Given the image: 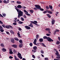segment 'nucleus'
Wrapping results in <instances>:
<instances>
[{"label": "nucleus", "mask_w": 60, "mask_h": 60, "mask_svg": "<svg viewBox=\"0 0 60 60\" xmlns=\"http://www.w3.org/2000/svg\"><path fill=\"white\" fill-rule=\"evenodd\" d=\"M11 42L13 43H14L15 41L14 40V39H12L11 40Z\"/></svg>", "instance_id": "obj_14"}, {"label": "nucleus", "mask_w": 60, "mask_h": 60, "mask_svg": "<svg viewBox=\"0 0 60 60\" xmlns=\"http://www.w3.org/2000/svg\"><path fill=\"white\" fill-rule=\"evenodd\" d=\"M13 52L14 53L16 54H17V51L15 50V49L13 50Z\"/></svg>", "instance_id": "obj_18"}, {"label": "nucleus", "mask_w": 60, "mask_h": 60, "mask_svg": "<svg viewBox=\"0 0 60 60\" xmlns=\"http://www.w3.org/2000/svg\"><path fill=\"white\" fill-rule=\"evenodd\" d=\"M14 39L15 40V41H19V40L18 38H14Z\"/></svg>", "instance_id": "obj_22"}, {"label": "nucleus", "mask_w": 60, "mask_h": 60, "mask_svg": "<svg viewBox=\"0 0 60 60\" xmlns=\"http://www.w3.org/2000/svg\"><path fill=\"white\" fill-rule=\"evenodd\" d=\"M60 44V42L59 41H57L56 42V44L57 45H59Z\"/></svg>", "instance_id": "obj_24"}, {"label": "nucleus", "mask_w": 60, "mask_h": 60, "mask_svg": "<svg viewBox=\"0 0 60 60\" xmlns=\"http://www.w3.org/2000/svg\"><path fill=\"white\" fill-rule=\"evenodd\" d=\"M56 58H57V59H60V56H57L56 57Z\"/></svg>", "instance_id": "obj_41"}, {"label": "nucleus", "mask_w": 60, "mask_h": 60, "mask_svg": "<svg viewBox=\"0 0 60 60\" xmlns=\"http://www.w3.org/2000/svg\"><path fill=\"white\" fill-rule=\"evenodd\" d=\"M13 53L12 51V50L10 49H9V54H13Z\"/></svg>", "instance_id": "obj_11"}, {"label": "nucleus", "mask_w": 60, "mask_h": 60, "mask_svg": "<svg viewBox=\"0 0 60 60\" xmlns=\"http://www.w3.org/2000/svg\"><path fill=\"white\" fill-rule=\"evenodd\" d=\"M26 15H27V16H31V15H30V14L28 13H26Z\"/></svg>", "instance_id": "obj_37"}, {"label": "nucleus", "mask_w": 60, "mask_h": 60, "mask_svg": "<svg viewBox=\"0 0 60 60\" xmlns=\"http://www.w3.org/2000/svg\"><path fill=\"white\" fill-rule=\"evenodd\" d=\"M35 6L36 8H37L38 9H40L41 8V6L39 5H35Z\"/></svg>", "instance_id": "obj_4"}, {"label": "nucleus", "mask_w": 60, "mask_h": 60, "mask_svg": "<svg viewBox=\"0 0 60 60\" xmlns=\"http://www.w3.org/2000/svg\"><path fill=\"white\" fill-rule=\"evenodd\" d=\"M30 22L31 23H32V24H34L35 25L37 26H38L39 25L37 24V22L36 21H34V22L33 21H31Z\"/></svg>", "instance_id": "obj_2"}, {"label": "nucleus", "mask_w": 60, "mask_h": 60, "mask_svg": "<svg viewBox=\"0 0 60 60\" xmlns=\"http://www.w3.org/2000/svg\"><path fill=\"white\" fill-rule=\"evenodd\" d=\"M9 27H10V28H11V29H13V27L11 25H9Z\"/></svg>", "instance_id": "obj_54"}, {"label": "nucleus", "mask_w": 60, "mask_h": 60, "mask_svg": "<svg viewBox=\"0 0 60 60\" xmlns=\"http://www.w3.org/2000/svg\"><path fill=\"white\" fill-rule=\"evenodd\" d=\"M46 15H47V16L48 17V18H51V16L50 15H49V14H47Z\"/></svg>", "instance_id": "obj_28"}, {"label": "nucleus", "mask_w": 60, "mask_h": 60, "mask_svg": "<svg viewBox=\"0 0 60 60\" xmlns=\"http://www.w3.org/2000/svg\"><path fill=\"white\" fill-rule=\"evenodd\" d=\"M23 18H26V16L25 15H23Z\"/></svg>", "instance_id": "obj_50"}, {"label": "nucleus", "mask_w": 60, "mask_h": 60, "mask_svg": "<svg viewBox=\"0 0 60 60\" xmlns=\"http://www.w3.org/2000/svg\"><path fill=\"white\" fill-rule=\"evenodd\" d=\"M18 23L20 24H23V22L21 21H19V22Z\"/></svg>", "instance_id": "obj_27"}, {"label": "nucleus", "mask_w": 60, "mask_h": 60, "mask_svg": "<svg viewBox=\"0 0 60 60\" xmlns=\"http://www.w3.org/2000/svg\"><path fill=\"white\" fill-rule=\"evenodd\" d=\"M15 9L18 12V18H20L21 16H23V13L22 11H21V10H19V9L16 6H15Z\"/></svg>", "instance_id": "obj_1"}, {"label": "nucleus", "mask_w": 60, "mask_h": 60, "mask_svg": "<svg viewBox=\"0 0 60 60\" xmlns=\"http://www.w3.org/2000/svg\"><path fill=\"white\" fill-rule=\"evenodd\" d=\"M47 39H48L47 40V41L50 42L51 41H53V40H52V39H51V38H50L49 37H48V38Z\"/></svg>", "instance_id": "obj_5"}, {"label": "nucleus", "mask_w": 60, "mask_h": 60, "mask_svg": "<svg viewBox=\"0 0 60 60\" xmlns=\"http://www.w3.org/2000/svg\"><path fill=\"white\" fill-rule=\"evenodd\" d=\"M9 58H10L11 59H12L13 58V57L11 56H10L9 57Z\"/></svg>", "instance_id": "obj_57"}, {"label": "nucleus", "mask_w": 60, "mask_h": 60, "mask_svg": "<svg viewBox=\"0 0 60 60\" xmlns=\"http://www.w3.org/2000/svg\"><path fill=\"white\" fill-rule=\"evenodd\" d=\"M32 56L34 58H35V57L34 55H32Z\"/></svg>", "instance_id": "obj_51"}, {"label": "nucleus", "mask_w": 60, "mask_h": 60, "mask_svg": "<svg viewBox=\"0 0 60 60\" xmlns=\"http://www.w3.org/2000/svg\"><path fill=\"white\" fill-rule=\"evenodd\" d=\"M14 57L15 60H19L18 58H17V57H16V56H15Z\"/></svg>", "instance_id": "obj_16"}, {"label": "nucleus", "mask_w": 60, "mask_h": 60, "mask_svg": "<svg viewBox=\"0 0 60 60\" xmlns=\"http://www.w3.org/2000/svg\"><path fill=\"white\" fill-rule=\"evenodd\" d=\"M23 11H24V12H25V13H28V12L26 11V10H24Z\"/></svg>", "instance_id": "obj_39"}, {"label": "nucleus", "mask_w": 60, "mask_h": 60, "mask_svg": "<svg viewBox=\"0 0 60 60\" xmlns=\"http://www.w3.org/2000/svg\"><path fill=\"white\" fill-rule=\"evenodd\" d=\"M19 41L20 43H22L23 42V41H22V40H19Z\"/></svg>", "instance_id": "obj_33"}, {"label": "nucleus", "mask_w": 60, "mask_h": 60, "mask_svg": "<svg viewBox=\"0 0 60 60\" xmlns=\"http://www.w3.org/2000/svg\"><path fill=\"white\" fill-rule=\"evenodd\" d=\"M2 51H3V52H5V51H6V49L4 48L2 49Z\"/></svg>", "instance_id": "obj_19"}, {"label": "nucleus", "mask_w": 60, "mask_h": 60, "mask_svg": "<svg viewBox=\"0 0 60 60\" xmlns=\"http://www.w3.org/2000/svg\"><path fill=\"white\" fill-rule=\"evenodd\" d=\"M13 25H17V23H15V22H14L13 24Z\"/></svg>", "instance_id": "obj_59"}, {"label": "nucleus", "mask_w": 60, "mask_h": 60, "mask_svg": "<svg viewBox=\"0 0 60 60\" xmlns=\"http://www.w3.org/2000/svg\"><path fill=\"white\" fill-rule=\"evenodd\" d=\"M0 17H2V18H4V16L2 15H1V14H0Z\"/></svg>", "instance_id": "obj_60"}, {"label": "nucleus", "mask_w": 60, "mask_h": 60, "mask_svg": "<svg viewBox=\"0 0 60 60\" xmlns=\"http://www.w3.org/2000/svg\"><path fill=\"white\" fill-rule=\"evenodd\" d=\"M3 29H2L0 30V31L1 32H4V30Z\"/></svg>", "instance_id": "obj_43"}, {"label": "nucleus", "mask_w": 60, "mask_h": 60, "mask_svg": "<svg viewBox=\"0 0 60 60\" xmlns=\"http://www.w3.org/2000/svg\"><path fill=\"white\" fill-rule=\"evenodd\" d=\"M2 15H3V16H4V17H5V16H6V14L5 13H3Z\"/></svg>", "instance_id": "obj_45"}, {"label": "nucleus", "mask_w": 60, "mask_h": 60, "mask_svg": "<svg viewBox=\"0 0 60 60\" xmlns=\"http://www.w3.org/2000/svg\"><path fill=\"white\" fill-rule=\"evenodd\" d=\"M17 55H18V57H19V58L20 59H22V57L21 56V54L19 53H18Z\"/></svg>", "instance_id": "obj_3"}, {"label": "nucleus", "mask_w": 60, "mask_h": 60, "mask_svg": "<svg viewBox=\"0 0 60 60\" xmlns=\"http://www.w3.org/2000/svg\"><path fill=\"white\" fill-rule=\"evenodd\" d=\"M0 24H3V22L1 20H0Z\"/></svg>", "instance_id": "obj_55"}, {"label": "nucleus", "mask_w": 60, "mask_h": 60, "mask_svg": "<svg viewBox=\"0 0 60 60\" xmlns=\"http://www.w3.org/2000/svg\"><path fill=\"white\" fill-rule=\"evenodd\" d=\"M42 45L44 47H46V46L45 45V44L43 43H42Z\"/></svg>", "instance_id": "obj_36"}, {"label": "nucleus", "mask_w": 60, "mask_h": 60, "mask_svg": "<svg viewBox=\"0 0 60 60\" xmlns=\"http://www.w3.org/2000/svg\"><path fill=\"white\" fill-rule=\"evenodd\" d=\"M33 43H34V45H37V46H38L39 45H38V44H36V42H33Z\"/></svg>", "instance_id": "obj_29"}, {"label": "nucleus", "mask_w": 60, "mask_h": 60, "mask_svg": "<svg viewBox=\"0 0 60 60\" xmlns=\"http://www.w3.org/2000/svg\"><path fill=\"white\" fill-rule=\"evenodd\" d=\"M0 46H1V47H4V44L1 43L0 44Z\"/></svg>", "instance_id": "obj_34"}, {"label": "nucleus", "mask_w": 60, "mask_h": 60, "mask_svg": "<svg viewBox=\"0 0 60 60\" xmlns=\"http://www.w3.org/2000/svg\"><path fill=\"white\" fill-rule=\"evenodd\" d=\"M2 26L3 27H4V28H5V25H4V24L3 25H2Z\"/></svg>", "instance_id": "obj_61"}, {"label": "nucleus", "mask_w": 60, "mask_h": 60, "mask_svg": "<svg viewBox=\"0 0 60 60\" xmlns=\"http://www.w3.org/2000/svg\"><path fill=\"white\" fill-rule=\"evenodd\" d=\"M25 27L26 29H28V30H29V29H31L30 27L28 26H25Z\"/></svg>", "instance_id": "obj_6"}, {"label": "nucleus", "mask_w": 60, "mask_h": 60, "mask_svg": "<svg viewBox=\"0 0 60 60\" xmlns=\"http://www.w3.org/2000/svg\"><path fill=\"white\" fill-rule=\"evenodd\" d=\"M56 53H55V55L57 56H60V55L59 53V52L58 51H56Z\"/></svg>", "instance_id": "obj_8"}, {"label": "nucleus", "mask_w": 60, "mask_h": 60, "mask_svg": "<svg viewBox=\"0 0 60 60\" xmlns=\"http://www.w3.org/2000/svg\"><path fill=\"white\" fill-rule=\"evenodd\" d=\"M43 39H48V37L46 36H45L43 37Z\"/></svg>", "instance_id": "obj_38"}, {"label": "nucleus", "mask_w": 60, "mask_h": 60, "mask_svg": "<svg viewBox=\"0 0 60 60\" xmlns=\"http://www.w3.org/2000/svg\"><path fill=\"white\" fill-rule=\"evenodd\" d=\"M39 41L40 42H42L43 41V39L40 38Z\"/></svg>", "instance_id": "obj_15"}, {"label": "nucleus", "mask_w": 60, "mask_h": 60, "mask_svg": "<svg viewBox=\"0 0 60 60\" xmlns=\"http://www.w3.org/2000/svg\"><path fill=\"white\" fill-rule=\"evenodd\" d=\"M54 60H60V59H54Z\"/></svg>", "instance_id": "obj_64"}, {"label": "nucleus", "mask_w": 60, "mask_h": 60, "mask_svg": "<svg viewBox=\"0 0 60 60\" xmlns=\"http://www.w3.org/2000/svg\"><path fill=\"white\" fill-rule=\"evenodd\" d=\"M17 8H18V9H19V8H22V6H21V5H18V6H17Z\"/></svg>", "instance_id": "obj_13"}, {"label": "nucleus", "mask_w": 60, "mask_h": 60, "mask_svg": "<svg viewBox=\"0 0 60 60\" xmlns=\"http://www.w3.org/2000/svg\"><path fill=\"white\" fill-rule=\"evenodd\" d=\"M45 30L46 31H50V29L49 28H46L45 29Z\"/></svg>", "instance_id": "obj_25"}, {"label": "nucleus", "mask_w": 60, "mask_h": 60, "mask_svg": "<svg viewBox=\"0 0 60 60\" xmlns=\"http://www.w3.org/2000/svg\"><path fill=\"white\" fill-rule=\"evenodd\" d=\"M3 29V28L2 27V26H0V30H1V29Z\"/></svg>", "instance_id": "obj_46"}, {"label": "nucleus", "mask_w": 60, "mask_h": 60, "mask_svg": "<svg viewBox=\"0 0 60 60\" xmlns=\"http://www.w3.org/2000/svg\"><path fill=\"white\" fill-rule=\"evenodd\" d=\"M56 32H59V30H58L57 29H56V30H55Z\"/></svg>", "instance_id": "obj_58"}, {"label": "nucleus", "mask_w": 60, "mask_h": 60, "mask_svg": "<svg viewBox=\"0 0 60 60\" xmlns=\"http://www.w3.org/2000/svg\"><path fill=\"white\" fill-rule=\"evenodd\" d=\"M46 35L48 36H49L50 35V34H46Z\"/></svg>", "instance_id": "obj_48"}, {"label": "nucleus", "mask_w": 60, "mask_h": 60, "mask_svg": "<svg viewBox=\"0 0 60 60\" xmlns=\"http://www.w3.org/2000/svg\"><path fill=\"white\" fill-rule=\"evenodd\" d=\"M17 45L14 44L12 45V47H13L14 48H17Z\"/></svg>", "instance_id": "obj_9"}, {"label": "nucleus", "mask_w": 60, "mask_h": 60, "mask_svg": "<svg viewBox=\"0 0 60 60\" xmlns=\"http://www.w3.org/2000/svg\"><path fill=\"white\" fill-rule=\"evenodd\" d=\"M46 8L47 9H49V7L48 6L46 7Z\"/></svg>", "instance_id": "obj_63"}, {"label": "nucleus", "mask_w": 60, "mask_h": 60, "mask_svg": "<svg viewBox=\"0 0 60 60\" xmlns=\"http://www.w3.org/2000/svg\"><path fill=\"white\" fill-rule=\"evenodd\" d=\"M49 7L50 9H52V6L50 5H49Z\"/></svg>", "instance_id": "obj_30"}, {"label": "nucleus", "mask_w": 60, "mask_h": 60, "mask_svg": "<svg viewBox=\"0 0 60 60\" xmlns=\"http://www.w3.org/2000/svg\"><path fill=\"white\" fill-rule=\"evenodd\" d=\"M9 31L11 34H14V32L12 30H10Z\"/></svg>", "instance_id": "obj_10"}, {"label": "nucleus", "mask_w": 60, "mask_h": 60, "mask_svg": "<svg viewBox=\"0 0 60 60\" xmlns=\"http://www.w3.org/2000/svg\"><path fill=\"white\" fill-rule=\"evenodd\" d=\"M52 25H53L54 24H55V20H54V19H52Z\"/></svg>", "instance_id": "obj_7"}, {"label": "nucleus", "mask_w": 60, "mask_h": 60, "mask_svg": "<svg viewBox=\"0 0 60 60\" xmlns=\"http://www.w3.org/2000/svg\"><path fill=\"white\" fill-rule=\"evenodd\" d=\"M41 53H42V54L44 53V52H43V51L42 50H41Z\"/></svg>", "instance_id": "obj_53"}, {"label": "nucleus", "mask_w": 60, "mask_h": 60, "mask_svg": "<svg viewBox=\"0 0 60 60\" xmlns=\"http://www.w3.org/2000/svg\"><path fill=\"white\" fill-rule=\"evenodd\" d=\"M22 46H23V44H20L19 45V48H22Z\"/></svg>", "instance_id": "obj_21"}, {"label": "nucleus", "mask_w": 60, "mask_h": 60, "mask_svg": "<svg viewBox=\"0 0 60 60\" xmlns=\"http://www.w3.org/2000/svg\"><path fill=\"white\" fill-rule=\"evenodd\" d=\"M5 27L6 28H7V29H9V28H10L9 25H6L5 26Z\"/></svg>", "instance_id": "obj_20"}, {"label": "nucleus", "mask_w": 60, "mask_h": 60, "mask_svg": "<svg viewBox=\"0 0 60 60\" xmlns=\"http://www.w3.org/2000/svg\"><path fill=\"white\" fill-rule=\"evenodd\" d=\"M39 9H40V10L41 11H44V9L42 8H41Z\"/></svg>", "instance_id": "obj_47"}, {"label": "nucleus", "mask_w": 60, "mask_h": 60, "mask_svg": "<svg viewBox=\"0 0 60 60\" xmlns=\"http://www.w3.org/2000/svg\"><path fill=\"white\" fill-rule=\"evenodd\" d=\"M47 12H48L49 13V14H51L53 13H52V12L51 11H50L48 10L47 11Z\"/></svg>", "instance_id": "obj_17"}, {"label": "nucleus", "mask_w": 60, "mask_h": 60, "mask_svg": "<svg viewBox=\"0 0 60 60\" xmlns=\"http://www.w3.org/2000/svg\"><path fill=\"white\" fill-rule=\"evenodd\" d=\"M58 13H59V12H56L55 13V15H56V16H57V15Z\"/></svg>", "instance_id": "obj_40"}, {"label": "nucleus", "mask_w": 60, "mask_h": 60, "mask_svg": "<svg viewBox=\"0 0 60 60\" xmlns=\"http://www.w3.org/2000/svg\"><path fill=\"white\" fill-rule=\"evenodd\" d=\"M30 11L31 13H33V12H34V11L33 10H30Z\"/></svg>", "instance_id": "obj_32"}, {"label": "nucleus", "mask_w": 60, "mask_h": 60, "mask_svg": "<svg viewBox=\"0 0 60 60\" xmlns=\"http://www.w3.org/2000/svg\"><path fill=\"white\" fill-rule=\"evenodd\" d=\"M18 4H21L22 3L21 2L19 1H17L16 2Z\"/></svg>", "instance_id": "obj_26"}, {"label": "nucleus", "mask_w": 60, "mask_h": 60, "mask_svg": "<svg viewBox=\"0 0 60 60\" xmlns=\"http://www.w3.org/2000/svg\"><path fill=\"white\" fill-rule=\"evenodd\" d=\"M28 26H29L31 27H33L34 26L33 25V24L32 23H30V25H29Z\"/></svg>", "instance_id": "obj_12"}, {"label": "nucleus", "mask_w": 60, "mask_h": 60, "mask_svg": "<svg viewBox=\"0 0 60 60\" xmlns=\"http://www.w3.org/2000/svg\"><path fill=\"white\" fill-rule=\"evenodd\" d=\"M33 49L34 50H36L37 49V47L35 46L33 47Z\"/></svg>", "instance_id": "obj_23"}, {"label": "nucleus", "mask_w": 60, "mask_h": 60, "mask_svg": "<svg viewBox=\"0 0 60 60\" xmlns=\"http://www.w3.org/2000/svg\"><path fill=\"white\" fill-rule=\"evenodd\" d=\"M45 60H49V59L47 57H46L45 58Z\"/></svg>", "instance_id": "obj_49"}, {"label": "nucleus", "mask_w": 60, "mask_h": 60, "mask_svg": "<svg viewBox=\"0 0 60 60\" xmlns=\"http://www.w3.org/2000/svg\"><path fill=\"white\" fill-rule=\"evenodd\" d=\"M34 9L35 10H37V9L36 8H34Z\"/></svg>", "instance_id": "obj_62"}, {"label": "nucleus", "mask_w": 60, "mask_h": 60, "mask_svg": "<svg viewBox=\"0 0 60 60\" xmlns=\"http://www.w3.org/2000/svg\"><path fill=\"white\" fill-rule=\"evenodd\" d=\"M34 42H37V39H35L34 40Z\"/></svg>", "instance_id": "obj_56"}, {"label": "nucleus", "mask_w": 60, "mask_h": 60, "mask_svg": "<svg viewBox=\"0 0 60 60\" xmlns=\"http://www.w3.org/2000/svg\"><path fill=\"white\" fill-rule=\"evenodd\" d=\"M18 29L19 31H21V30H22V29H21V28L19 27L18 28Z\"/></svg>", "instance_id": "obj_52"}, {"label": "nucleus", "mask_w": 60, "mask_h": 60, "mask_svg": "<svg viewBox=\"0 0 60 60\" xmlns=\"http://www.w3.org/2000/svg\"><path fill=\"white\" fill-rule=\"evenodd\" d=\"M39 35H37L36 36V39L37 40L38 39V37H39Z\"/></svg>", "instance_id": "obj_31"}, {"label": "nucleus", "mask_w": 60, "mask_h": 60, "mask_svg": "<svg viewBox=\"0 0 60 60\" xmlns=\"http://www.w3.org/2000/svg\"><path fill=\"white\" fill-rule=\"evenodd\" d=\"M3 2L4 3H5V4H7V1L6 0H4L3 1Z\"/></svg>", "instance_id": "obj_44"}, {"label": "nucleus", "mask_w": 60, "mask_h": 60, "mask_svg": "<svg viewBox=\"0 0 60 60\" xmlns=\"http://www.w3.org/2000/svg\"><path fill=\"white\" fill-rule=\"evenodd\" d=\"M21 18L22 21H24V18L21 17Z\"/></svg>", "instance_id": "obj_42"}, {"label": "nucleus", "mask_w": 60, "mask_h": 60, "mask_svg": "<svg viewBox=\"0 0 60 60\" xmlns=\"http://www.w3.org/2000/svg\"><path fill=\"white\" fill-rule=\"evenodd\" d=\"M29 45L30 47H32V46H33V43H30L29 44Z\"/></svg>", "instance_id": "obj_35"}]
</instances>
